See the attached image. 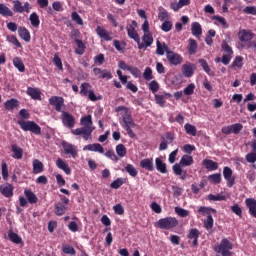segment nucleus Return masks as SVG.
I'll return each instance as SVG.
<instances>
[{
  "label": "nucleus",
  "instance_id": "nucleus-35",
  "mask_svg": "<svg viewBox=\"0 0 256 256\" xmlns=\"http://www.w3.org/2000/svg\"><path fill=\"white\" fill-rule=\"evenodd\" d=\"M4 107L7 111H13V109L19 107V101L12 98L4 103Z\"/></svg>",
  "mask_w": 256,
  "mask_h": 256
},
{
  "label": "nucleus",
  "instance_id": "nucleus-61",
  "mask_svg": "<svg viewBox=\"0 0 256 256\" xmlns=\"http://www.w3.org/2000/svg\"><path fill=\"white\" fill-rule=\"evenodd\" d=\"M232 213H235L238 217H243V209L239 206V204H235L231 206Z\"/></svg>",
  "mask_w": 256,
  "mask_h": 256
},
{
  "label": "nucleus",
  "instance_id": "nucleus-51",
  "mask_svg": "<svg viewBox=\"0 0 256 256\" xmlns=\"http://www.w3.org/2000/svg\"><path fill=\"white\" fill-rule=\"evenodd\" d=\"M154 99L156 104L159 105V107H165V95L155 94Z\"/></svg>",
  "mask_w": 256,
  "mask_h": 256
},
{
  "label": "nucleus",
  "instance_id": "nucleus-20",
  "mask_svg": "<svg viewBox=\"0 0 256 256\" xmlns=\"http://www.w3.org/2000/svg\"><path fill=\"white\" fill-rule=\"evenodd\" d=\"M96 33L101 39H104V41H113V36H111V33L101 26H97Z\"/></svg>",
  "mask_w": 256,
  "mask_h": 256
},
{
  "label": "nucleus",
  "instance_id": "nucleus-41",
  "mask_svg": "<svg viewBox=\"0 0 256 256\" xmlns=\"http://www.w3.org/2000/svg\"><path fill=\"white\" fill-rule=\"evenodd\" d=\"M142 41L145 44V47H151L153 45V34H151V32L144 33Z\"/></svg>",
  "mask_w": 256,
  "mask_h": 256
},
{
  "label": "nucleus",
  "instance_id": "nucleus-12",
  "mask_svg": "<svg viewBox=\"0 0 256 256\" xmlns=\"http://www.w3.org/2000/svg\"><path fill=\"white\" fill-rule=\"evenodd\" d=\"M49 105L55 108V111L61 113V109H63L65 105V99L61 96H52L49 98Z\"/></svg>",
  "mask_w": 256,
  "mask_h": 256
},
{
  "label": "nucleus",
  "instance_id": "nucleus-14",
  "mask_svg": "<svg viewBox=\"0 0 256 256\" xmlns=\"http://www.w3.org/2000/svg\"><path fill=\"white\" fill-rule=\"evenodd\" d=\"M61 119L63 125L68 127V129H73L75 127V117L72 114H69V112L62 111Z\"/></svg>",
  "mask_w": 256,
  "mask_h": 256
},
{
  "label": "nucleus",
  "instance_id": "nucleus-50",
  "mask_svg": "<svg viewBox=\"0 0 256 256\" xmlns=\"http://www.w3.org/2000/svg\"><path fill=\"white\" fill-rule=\"evenodd\" d=\"M2 165V177L4 179V181H7V179H9V168L7 166V162H5V160H3L1 162Z\"/></svg>",
  "mask_w": 256,
  "mask_h": 256
},
{
  "label": "nucleus",
  "instance_id": "nucleus-40",
  "mask_svg": "<svg viewBox=\"0 0 256 256\" xmlns=\"http://www.w3.org/2000/svg\"><path fill=\"white\" fill-rule=\"evenodd\" d=\"M13 65L20 73H25V64L19 57L13 59Z\"/></svg>",
  "mask_w": 256,
  "mask_h": 256
},
{
  "label": "nucleus",
  "instance_id": "nucleus-34",
  "mask_svg": "<svg viewBox=\"0 0 256 256\" xmlns=\"http://www.w3.org/2000/svg\"><path fill=\"white\" fill-rule=\"evenodd\" d=\"M93 91L92 90V86L91 84L87 83V82H83L80 86V95L82 97H87V95Z\"/></svg>",
  "mask_w": 256,
  "mask_h": 256
},
{
  "label": "nucleus",
  "instance_id": "nucleus-9",
  "mask_svg": "<svg viewBox=\"0 0 256 256\" xmlns=\"http://www.w3.org/2000/svg\"><path fill=\"white\" fill-rule=\"evenodd\" d=\"M62 148L65 153V155H70L72 159H77L79 156V151L77 150V146L69 143V142H62Z\"/></svg>",
  "mask_w": 256,
  "mask_h": 256
},
{
  "label": "nucleus",
  "instance_id": "nucleus-55",
  "mask_svg": "<svg viewBox=\"0 0 256 256\" xmlns=\"http://www.w3.org/2000/svg\"><path fill=\"white\" fill-rule=\"evenodd\" d=\"M173 29V23L171 21L165 20L161 25V30L165 33H169Z\"/></svg>",
  "mask_w": 256,
  "mask_h": 256
},
{
  "label": "nucleus",
  "instance_id": "nucleus-21",
  "mask_svg": "<svg viewBox=\"0 0 256 256\" xmlns=\"http://www.w3.org/2000/svg\"><path fill=\"white\" fill-rule=\"evenodd\" d=\"M83 151H93L94 153H105V149L99 143L88 144L83 147Z\"/></svg>",
  "mask_w": 256,
  "mask_h": 256
},
{
  "label": "nucleus",
  "instance_id": "nucleus-33",
  "mask_svg": "<svg viewBox=\"0 0 256 256\" xmlns=\"http://www.w3.org/2000/svg\"><path fill=\"white\" fill-rule=\"evenodd\" d=\"M24 195L27 198L28 203H31V205L39 201V198H37V195H35V193H33V191L31 190H25Z\"/></svg>",
  "mask_w": 256,
  "mask_h": 256
},
{
  "label": "nucleus",
  "instance_id": "nucleus-17",
  "mask_svg": "<svg viewBox=\"0 0 256 256\" xmlns=\"http://www.w3.org/2000/svg\"><path fill=\"white\" fill-rule=\"evenodd\" d=\"M197 70V66L193 63H187L182 66V75L184 77H193L195 71Z\"/></svg>",
  "mask_w": 256,
  "mask_h": 256
},
{
  "label": "nucleus",
  "instance_id": "nucleus-36",
  "mask_svg": "<svg viewBox=\"0 0 256 256\" xmlns=\"http://www.w3.org/2000/svg\"><path fill=\"white\" fill-rule=\"evenodd\" d=\"M0 15L2 17H13V12L11 8L7 7V5L0 3Z\"/></svg>",
  "mask_w": 256,
  "mask_h": 256
},
{
  "label": "nucleus",
  "instance_id": "nucleus-32",
  "mask_svg": "<svg viewBox=\"0 0 256 256\" xmlns=\"http://www.w3.org/2000/svg\"><path fill=\"white\" fill-rule=\"evenodd\" d=\"M188 53L189 55H195V53H197V49H198V45H197V41L193 38H190L188 40Z\"/></svg>",
  "mask_w": 256,
  "mask_h": 256
},
{
  "label": "nucleus",
  "instance_id": "nucleus-29",
  "mask_svg": "<svg viewBox=\"0 0 256 256\" xmlns=\"http://www.w3.org/2000/svg\"><path fill=\"white\" fill-rule=\"evenodd\" d=\"M18 35L20 38L23 39V41H26V43H29V41H31V33L25 27L18 28Z\"/></svg>",
  "mask_w": 256,
  "mask_h": 256
},
{
  "label": "nucleus",
  "instance_id": "nucleus-37",
  "mask_svg": "<svg viewBox=\"0 0 256 256\" xmlns=\"http://www.w3.org/2000/svg\"><path fill=\"white\" fill-rule=\"evenodd\" d=\"M191 31L194 37H199V35H202L203 33V28H201V24H199V22H193L191 25Z\"/></svg>",
  "mask_w": 256,
  "mask_h": 256
},
{
  "label": "nucleus",
  "instance_id": "nucleus-10",
  "mask_svg": "<svg viewBox=\"0 0 256 256\" xmlns=\"http://www.w3.org/2000/svg\"><path fill=\"white\" fill-rule=\"evenodd\" d=\"M221 131L223 135H231V133H234V135H239L241 131H243V124L236 123L229 126H224Z\"/></svg>",
  "mask_w": 256,
  "mask_h": 256
},
{
  "label": "nucleus",
  "instance_id": "nucleus-39",
  "mask_svg": "<svg viewBox=\"0 0 256 256\" xmlns=\"http://www.w3.org/2000/svg\"><path fill=\"white\" fill-rule=\"evenodd\" d=\"M75 44L77 45V49L75 50L76 55H83L85 49H87L85 43L80 39H75Z\"/></svg>",
  "mask_w": 256,
  "mask_h": 256
},
{
  "label": "nucleus",
  "instance_id": "nucleus-25",
  "mask_svg": "<svg viewBox=\"0 0 256 256\" xmlns=\"http://www.w3.org/2000/svg\"><path fill=\"white\" fill-rule=\"evenodd\" d=\"M56 166L58 169L64 171L66 175H71V168L69 167V164H67V162H65L63 159L58 158L56 160Z\"/></svg>",
  "mask_w": 256,
  "mask_h": 256
},
{
  "label": "nucleus",
  "instance_id": "nucleus-3",
  "mask_svg": "<svg viewBox=\"0 0 256 256\" xmlns=\"http://www.w3.org/2000/svg\"><path fill=\"white\" fill-rule=\"evenodd\" d=\"M238 39L240 41L238 49H245V45H251L255 39V33L249 29H241L238 32Z\"/></svg>",
  "mask_w": 256,
  "mask_h": 256
},
{
  "label": "nucleus",
  "instance_id": "nucleus-19",
  "mask_svg": "<svg viewBox=\"0 0 256 256\" xmlns=\"http://www.w3.org/2000/svg\"><path fill=\"white\" fill-rule=\"evenodd\" d=\"M140 167L145 171H155V165L153 164V158H144L140 161Z\"/></svg>",
  "mask_w": 256,
  "mask_h": 256
},
{
  "label": "nucleus",
  "instance_id": "nucleus-46",
  "mask_svg": "<svg viewBox=\"0 0 256 256\" xmlns=\"http://www.w3.org/2000/svg\"><path fill=\"white\" fill-rule=\"evenodd\" d=\"M30 22L32 27H39V25H41V20H39V15L36 14V12H33L32 14H30Z\"/></svg>",
  "mask_w": 256,
  "mask_h": 256
},
{
  "label": "nucleus",
  "instance_id": "nucleus-13",
  "mask_svg": "<svg viewBox=\"0 0 256 256\" xmlns=\"http://www.w3.org/2000/svg\"><path fill=\"white\" fill-rule=\"evenodd\" d=\"M166 59L170 63V65H174L177 67V65H181L183 63V56H181L178 53H175L173 51H169L168 54H166Z\"/></svg>",
  "mask_w": 256,
  "mask_h": 256
},
{
  "label": "nucleus",
  "instance_id": "nucleus-8",
  "mask_svg": "<svg viewBox=\"0 0 256 256\" xmlns=\"http://www.w3.org/2000/svg\"><path fill=\"white\" fill-rule=\"evenodd\" d=\"M175 140V136L171 132H167L161 136V143L159 145V151H167V148L173 141Z\"/></svg>",
  "mask_w": 256,
  "mask_h": 256
},
{
  "label": "nucleus",
  "instance_id": "nucleus-38",
  "mask_svg": "<svg viewBox=\"0 0 256 256\" xmlns=\"http://www.w3.org/2000/svg\"><path fill=\"white\" fill-rule=\"evenodd\" d=\"M8 237L12 243H15L16 245H20V243H23V239L20 237L19 234L9 230Z\"/></svg>",
  "mask_w": 256,
  "mask_h": 256
},
{
  "label": "nucleus",
  "instance_id": "nucleus-60",
  "mask_svg": "<svg viewBox=\"0 0 256 256\" xmlns=\"http://www.w3.org/2000/svg\"><path fill=\"white\" fill-rule=\"evenodd\" d=\"M62 251L63 253H65V255H76V251L75 248H73V246L70 245H66L62 247Z\"/></svg>",
  "mask_w": 256,
  "mask_h": 256
},
{
  "label": "nucleus",
  "instance_id": "nucleus-52",
  "mask_svg": "<svg viewBox=\"0 0 256 256\" xmlns=\"http://www.w3.org/2000/svg\"><path fill=\"white\" fill-rule=\"evenodd\" d=\"M209 181L214 183L215 185H219L221 183V173H215L208 176Z\"/></svg>",
  "mask_w": 256,
  "mask_h": 256
},
{
  "label": "nucleus",
  "instance_id": "nucleus-54",
  "mask_svg": "<svg viewBox=\"0 0 256 256\" xmlns=\"http://www.w3.org/2000/svg\"><path fill=\"white\" fill-rule=\"evenodd\" d=\"M208 201H225L226 197L225 195H221V194H209L207 196Z\"/></svg>",
  "mask_w": 256,
  "mask_h": 256
},
{
  "label": "nucleus",
  "instance_id": "nucleus-59",
  "mask_svg": "<svg viewBox=\"0 0 256 256\" xmlns=\"http://www.w3.org/2000/svg\"><path fill=\"white\" fill-rule=\"evenodd\" d=\"M53 63L59 69V71H63V62L61 61L59 55L54 54Z\"/></svg>",
  "mask_w": 256,
  "mask_h": 256
},
{
  "label": "nucleus",
  "instance_id": "nucleus-64",
  "mask_svg": "<svg viewBox=\"0 0 256 256\" xmlns=\"http://www.w3.org/2000/svg\"><path fill=\"white\" fill-rule=\"evenodd\" d=\"M243 13L246 15H256V7L255 6H246L243 9Z\"/></svg>",
  "mask_w": 256,
  "mask_h": 256
},
{
  "label": "nucleus",
  "instance_id": "nucleus-57",
  "mask_svg": "<svg viewBox=\"0 0 256 256\" xmlns=\"http://www.w3.org/2000/svg\"><path fill=\"white\" fill-rule=\"evenodd\" d=\"M158 19L159 21H165V19H169V12H167V10L164 8H159Z\"/></svg>",
  "mask_w": 256,
  "mask_h": 256
},
{
  "label": "nucleus",
  "instance_id": "nucleus-47",
  "mask_svg": "<svg viewBox=\"0 0 256 256\" xmlns=\"http://www.w3.org/2000/svg\"><path fill=\"white\" fill-rule=\"evenodd\" d=\"M125 183H126L125 178H117L110 184V187L111 189H119V187H121L122 185H125Z\"/></svg>",
  "mask_w": 256,
  "mask_h": 256
},
{
  "label": "nucleus",
  "instance_id": "nucleus-15",
  "mask_svg": "<svg viewBox=\"0 0 256 256\" xmlns=\"http://www.w3.org/2000/svg\"><path fill=\"white\" fill-rule=\"evenodd\" d=\"M200 235L201 232H199V229L197 228H192L189 230V233L187 234V239H189V241H192L193 247H198Z\"/></svg>",
  "mask_w": 256,
  "mask_h": 256
},
{
  "label": "nucleus",
  "instance_id": "nucleus-49",
  "mask_svg": "<svg viewBox=\"0 0 256 256\" xmlns=\"http://www.w3.org/2000/svg\"><path fill=\"white\" fill-rule=\"evenodd\" d=\"M116 153L118 157H125L127 155V148L123 144H118L116 146Z\"/></svg>",
  "mask_w": 256,
  "mask_h": 256
},
{
  "label": "nucleus",
  "instance_id": "nucleus-48",
  "mask_svg": "<svg viewBox=\"0 0 256 256\" xmlns=\"http://www.w3.org/2000/svg\"><path fill=\"white\" fill-rule=\"evenodd\" d=\"M125 171L130 175V177H135L139 173V171H137V168H135L133 164H127L125 166Z\"/></svg>",
  "mask_w": 256,
  "mask_h": 256
},
{
  "label": "nucleus",
  "instance_id": "nucleus-56",
  "mask_svg": "<svg viewBox=\"0 0 256 256\" xmlns=\"http://www.w3.org/2000/svg\"><path fill=\"white\" fill-rule=\"evenodd\" d=\"M145 81H151L153 79V70L151 67H146L143 73Z\"/></svg>",
  "mask_w": 256,
  "mask_h": 256
},
{
  "label": "nucleus",
  "instance_id": "nucleus-22",
  "mask_svg": "<svg viewBox=\"0 0 256 256\" xmlns=\"http://www.w3.org/2000/svg\"><path fill=\"white\" fill-rule=\"evenodd\" d=\"M246 207L249 209V213L254 219H256V200L255 198H247L245 200Z\"/></svg>",
  "mask_w": 256,
  "mask_h": 256
},
{
  "label": "nucleus",
  "instance_id": "nucleus-45",
  "mask_svg": "<svg viewBox=\"0 0 256 256\" xmlns=\"http://www.w3.org/2000/svg\"><path fill=\"white\" fill-rule=\"evenodd\" d=\"M184 129L187 135H191L192 137H195L197 135V128L194 125L186 123L184 125Z\"/></svg>",
  "mask_w": 256,
  "mask_h": 256
},
{
  "label": "nucleus",
  "instance_id": "nucleus-6",
  "mask_svg": "<svg viewBox=\"0 0 256 256\" xmlns=\"http://www.w3.org/2000/svg\"><path fill=\"white\" fill-rule=\"evenodd\" d=\"M178 226H179V220L171 216L159 219L155 224V227H157L158 229H165L166 231H171Z\"/></svg>",
  "mask_w": 256,
  "mask_h": 256
},
{
  "label": "nucleus",
  "instance_id": "nucleus-43",
  "mask_svg": "<svg viewBox=\"0 0 256 256\" xmlns=\"http://www.w3.org/2000/svg\"><path fill=\"white\" fill-rule=\"evenodd\" d=\"M33 173H35V175L43 173V162L37 159L33 160Z\"/></svg>",
  "mask_w": 256,
  "mask_h": 256
},
{
  "label": "nucleus",
  "instance_id": "nucleus-30",
  "mask_svg": "<svg viewBox=\"0 0 256 256\" xmlns=\"http://www.w3.org/2000/svg\"><path fill=\"white\" fill-rule=\"evenodd\" d=\"M155 165H156L157 171L163 174L167 173V164L163 162V159L157 157L155 159Z\"/></svg>",
  "mask_w": 256,
  "mask_h": 256
},
{
  "label": "nucleus",
  "instance_id": "nucleus-28",
  "mask_svg": "<svg viewBox=\"0 0 256 256\" xmlns=\"http://www.w3.org/2000/svg\"><path fill=\"white\" fill-rule=\"evenodd\" d=\"M13 189L14 187L11 184L6 183L0 186V193L5 197L9 198L13 195Z\"/></svg>",
  "mask_w": 256,
  "mask_h": 256
},
{
  "label": "nucleus",
  "instance_id": "nucleus-4",
  "mask_svg": "<svg viewBox=\"0 0 256 256\" xmlns=\"http://www.w3.org/2000/svg\"><path fill=\"white\" fill-rule=\"evenodd\" d=\"M232 249L233 244L227 238L222 239L219 244L214 246L215 253H218V255L222 256H233V252H231Z\"/></svg>",
  "mask_w": 256,
  "mask_h": 256
},
{
  "label": "nucleus",
  "instance_id": "nucleus-5",
  "mask_svg": "<svg viewBox=\"0 0 256 256\" xmlns=\"http://www.w3.org/2000/svg\"><path fill=\"white\" fill-rule=\"evenodd\" d=\"M121 126L125 131L127 132V135L130 137V139H135V132H133L132 129H135L137 127V124H135V120H133V116L131 114H124L122 116V122Z\"/></svg>",
  "mask_w": 256,
  "mask_h": 256
},
{
  "label": "nucleus",
  "instance_id": "nucleus-11",
  "mask_svg": "<svg viewBox=\"0 0 256 256\" xmlns=\"http://www.w3.org/2000/svg\"><path fill=\"white\" fill-rule=\"evenodd\" d=\"M13 11L14 13H29V11H31V4L29 2H25L23 5L20 0H14Z\"/></svg>",
  "mask_w": 256,
  "mask_h": 256
},
{
  "label": "nucleus",
  "instance_id": "nucleus-53",
  "mask_svg": "<svg viewBox=\"0 0 256 256\" xmlns=\"http://www.w3.org/2000/svg\"><path fill=\"white\" fill-rule=\"evenodd\" d=\"M213 225H214L213 216L212 215L207 216V219L204 220L205 229H207V231H209V230L213 229Z\"/></svg>",
  "mask_w": 256,
  "mask_h": 256
},
{
  "label": "nucleus",
  "instance_id": "nucleus-18",
  "mask_svg": "<svg viewBox=\"0 0 256 256\" xmlns=\"http://www.w3.org/2000/svg\"><path fill=\"white\" fill-rule=\"evenodd\" d=\"M171 51V49H169V46L163 42L161 43L159 40H157L156 42V54L157 55H160V56H163L165 55H168V53Z\"/></svg>",
  "mask_w": 256,
  "mask_h": 256
},
{
  "label": "nucleus",
  "instance_id": "nucleus-42",
  "mask_svg": "<svg viewBox=\"0 0 256 256\" xmlns=\"http://www.w3.org/2000/svg\"><path fill=\"white\" fill-rule=\"evenodd\" d=\"M198 213L200 215H207V217H209V215H211V213H217V210H215L214 208H209V207H206V206H201L199 209H198Z\"/></svg>",
  "mask_w": 256,
  "mask_h": 256
},
{
  "label": "nucleus",
  "instance_id": "nucleus-1",
  "mask_svg": "<svg viewBox=\"0 0 256 256\" xmlns=\"http://www.w3.org/2000/svg\"><path fill=\"white\" fill-rule=\"evenodd\" d=\"M81 125L83 127L76 128L71 130L72 135H82L84 141H89V137H91V133L95 131V127H93V118L91 115L85 116L81 118Z\"/></svg>",
  "mask_w": 256,
  "mask_h": 256
},
{
  "label": "nucleus",
  "instance_id": "nucleus-27",
  "mask_svg": "<svg viewBox=\"0 0 256 256\" xmlns=\"http://www.w3.org/2000/svg\"><path fill=\"white\" fill-rule=\"evenodd\" d=\"M11 152L13 159H23V148L19 147L17 144L11 145Z\"/></svg>",
  "mask_w": 256,
  "mask_h": 256
},
{
  "label": "nucleus",
  "instance_id": "nucleus-16",
  "mask_svg": "<svg viewBox=\"0 0 256 256\" xmlns=\"http://www.w3.org/2000/svg\"><path fill=\"white\" fill-rule=\"evenodd\" d=\"M135 27H137V21L133 20L132 25L127 26V34L130 39H133L135 43H139V33H137V30H135Z\"/></svg>",
  "mask_w": 256,
  "mask_h": 256
},
{
  "label": "nucleus",
  "instance_id": "nucleus-31",
  "mask_svg": "<svg viewBox=\"0 0 256 256\" xmlns=\"http://www.w3.org/2000/svg\"><path fill=\"white\" fill-rule=\"evenodd\" d=\"M67 211V208L65 205L61 202H58L54 205V213L58 217H61L62 215H65V212Z\"/></svg>",
  "mask_w": 256,
  "mask_h": 256
},
{
  "label": "nucleus",
  "instance_id": "nucleus-7",
  "mask_svg": "<svg viewBox=\"0 0 256 256\" xmlns=\"http://www.w3.org/2000/svg\"><path fill=\"white\" fill-rule=\"evenodd\" d=\"M17 123L22 131H30L34 135H41V126L35 121L18 120Z\"/></svg>",
  "mask_w": 256,
  "mask_h": 256
},
{
  "label": "nucleus",
  "instance_id": "nucleus-58",
  "mask_svg": "<svg viewBox=\"0 0 256 256\" xmlns=\"http://www.w3.org/2000/svg\"><path fill=\"white\" fill-rule=\"evenodd\" d=\"M7 41L9 42V43H12V45H15V47H17L18 49H21V47H23L22 45H21V42H19V39H17L16 38V36H8L7 37Z\"/></svg>",
  "mask_w": 256,
  "mask_h": 256
},
{
  "label": "nucleus",
  "instance_id": "nucleus-62",
  "mask_svg": "<svg viewBox=\"0 0 256 256\" xmlns=\"http://www.w3.org/2000/svg\"><path fill=\"white\" fill-rule=\"evenodd\" d=\"M149 90L154 94L157 93V91H159V82H157L156 80H152L149 83Z\"/></svg>",
  "mask_w": 256,
  "mask_h": 256
},
{
  "label": "nucleus",
  "instance_id": "nucleus-44",
  "mask_svg": "<svg viewBox=\"0 0 256 256\" xmlns=\"http://www.w3.org/2000/svg\"><path fill=\"white\" fill-rule=\"evenodd\" d=\"M221 49L224 53V55H230L233 56V48L227 43V41H223L221 44Z\"/></svg>",
  "mask_w": 256,
  "mask_h": 256
},
{
  "label": "nucleus",
  "instance_id": "nucleus-24",
  "mask_svg": "<svg viewBox=\"0 0 256 256\" xmlns=\"http://www.w3.org/2000/svg\"><path fill=\"white\" fill-rule=\"evenodd\" d=\"M202 165L208 171H217V169H219V164L211 159H204Z\"/></svg>",
  "mask_w": 256,
  "mask_h": 256
},
{
  "label": "nucleus",
  "instance_id": "nucleus-23",
  "mask_svg": "<svg viewBox=\"0 0 256 256\" xmlns=\"http://www.w3.org/2000/svg\"><path fill=\"white\" fill-rule=\"evenodd\" d=\"M26 93L34 101H41V90L39 88L28 87Z\"/></svg>",
  "mask_w": 256,
  "mask_h": 256
},
{
  "label": "nucleus",
  "instance_id": "nucleus-26",
  "mask_svg": "<svg viewBox=\"0 0 256 256\" xmlns=\"http://www.w3.org/2000/svg\"><path fill=\"white\" fill-rule=\"evenodd\" d=\"M56 166L58 169L64 171L66 175H71V168L69 167V164H67V162H65L63 159L58 158L56 160Z\"/></svg>",
  "mask_w": 256,
  "mask_h": 256
},
{
  "label": "nucleus",
  "instance_id": "nucleus-2",
  "mask_svg": "<svg viewBox=\"0 0 256 256\" xmlns=\"http://www.w3.org/2000/svg\"><path fill=\"white\" fill-rule=\"evenodd\" d=\"M192 163L193 156L183 155L180 159V162L172 166V171L174 175H177L182 181H185V179H187V172L186 170H183V167H191Z\"/></svg>",
  "mask_w": 256,
  "mask_h": 256
},
{
  "label": "nucleus",
  "instance_id": "nucleus-63",
  "mask_svg": "<svg viewBox=\"0 0 256 256\" xmlns=\"http://www.w3.org/2000/svg\"><path fill=\"white\" fill-rule=\"evenodd\" d=\"M71 17H72V21H74L75 23H77V25H83V18H81V16L79 15V13H77V12H72Z\"/></svg>",
  "mask_w": 256,
  "mask_h": 256
}]
</instances>
